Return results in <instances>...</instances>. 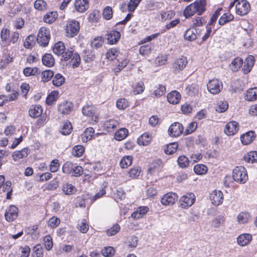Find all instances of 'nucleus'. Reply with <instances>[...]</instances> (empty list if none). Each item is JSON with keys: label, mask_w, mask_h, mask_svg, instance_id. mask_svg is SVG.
Wrapping results in <instances>:
<instances>
[{"label": "nucleus", "mask_w": 257, "mask_h": 257, "mask_svg": "<svg viewBox=\"0 0 257 257\" xmlns=\"http://www.w3.org/2000/svg\"><path fill=\"white\" fill-rule=\"evenodd\" d=\"M64 77L61 74L58 73L55 75L52 83L56 86H60L64 82Z\"/></svg>", "instance_id": "nucleus-55"}, {"label": "nucleus", "mask_w": 257, "mask_h": 257, "mask_svg": "<svg viewBox=\"0 0 257 257\" xmlns=\"http://www.w3.org/2000/svg\"><path fill=\"white\" fill-rule=\"evenodd\" d=\"M72 130V125L70 121H66L63 123V124L61 128L60 132L63 135H69Z\"/></svg>", "instance_id": "nucleus-40"}, {"label": "nucleus", "mask_w": 257, "mask_h": 257, "mask_svg": "<svg viewBox=\"0 0 257 257\" xmlns=\"http://www.w3.org/2000/svg\"><path fill=\"white\" fill-rule=\"evenodd\" d=\"M181 95L179 92L174 90L168 94L167 100L170 103L175 104L179 102Z\"/></svg>", "instance_id": "nucleus-24"}, {"label": "nucleus", "mask_w": 257, "mask_h": 257, "mask_svg": "<svg viewBox=\"0 0 257 257\" xmlns=\"http://www.w3.org/2000/svg\"><path fill=\"white\" fill-rule=\"evenodd\" d=\"M101 252L105 257H111L114 254L115 250L112 247L106 246L102 249Z\"/></svg>", "instance_id": "nucleus-57"}, {"label": "nucleus", "mask_w": 257, "mask_h": 257, "mask_svg": "<svg viewBox=\"0 0 257 257\" xmlns=\"http://www.w3.org/2000/svg\"><path fill=\"white\" fill-rule=\"evenodd\" d=\"M74 6L76 11L79 13H83L89 8V1L75 0Z\"/></svg>", "instance_id": "nucleus-16"}, {"label": "nucleus", "mask_w": 257, "mask_h": 257, "mask_svg": "<svg viewBox=\"0 0 257 257\" xmlns=\"http://www.w3.org/2000/svg\"><path fill=\"white\" fill-rule=\"evenodd\" d=\"M83 60L86 62H90L93 61L95 58L94 53L90 50L84 51Z\"/></svg>", "instance_id": "nucleus-58"}, {"label": "nucleus", "mask_w": 257, "mask_h": 257, "mask_svg": "<svg viewBox=\"0 0 257 257\" xmlns=\"http://www.w3.org/2000/svg\"><path fill=\"white\" fill-rule=\"evenodd\" d=\"M128 130L125 128L118 130L114 135V138L118 141L124 140L128 135Z\"/></svg>", "instance_id": "nucleus-36"}, {"label": "nucleus", "mask_w": 257, "mask_h": 257, "mask_svg": "<svg viewBox=\"0 0 257 257\" xmlns=\"http://www.w3.org/2000/svg\"><path fill=\"white\" fill-rule=\"evenodd\" d=\"M43 108L40 105H32L29 109V114L33 118L39 117L43 112Z\"/></svg>", "instance_id": "nucleus-20"}, {"label": "nucleus", "mask_w": 257, "mask_h": 257, "mask_svg": "<svg viewBox=\"0 0 257 257\" xmlns=\"http://www.w3.org/2000/svg\"><path fill=\"white\" fill-rule=\"evenodd\" d=\"M233 180L240 184L245 183L248 179L247 171L245 168L242 166L235 167L232 171Z\"/></svg>", "instance_id": "nucleus-3"}, {"label": "nucleus", "mask_w": 257, "mask_h": 257, "mask_svg": "<svg viewBox=\"0 0 257 257\" xmlns=\"http://www.w3.org/2000/svg\"><path fill=\"white\" fill-rule=\"evenodd\" d=\"M58 92L56 91H52L47 97L46 102L48 105H52L54 102L56 101L58 99Z\"/></svg>", "instance_id": "nucleus-51"}, {"label": "nucleus", "mask_w": 257, "mask_h": 257, "mask_svg": "<svg viewBox=\"0 0 257 257\" xmlns=\"http://www.w3.org/2000/svg\"><path fill=\"white\" fill-rule=\"evenodd\" d=\"M196 197L193 193H186L179 199L180 206L184 209L191 206L195 202Z\"/></svg>", "instance_id": "nucleus-5"}, {"label": "nucleus", "mask_w": 257, "mask_h": 257, "mask_svg": "<svg viewBox=\"0 0 257 257\" xmlns=\"http://www.w3.org/2000/svg\"><path fill=\"white\" fill-rule=\"evenodd\" d=\"M11 31L9 29L6 28H3L1 31V43L2 45L6 46L7 43L9 42V35H10Z\"/></svg>", "instance_id": "nucleus-32"}, {"label": "nucleus", "mask_w": 257, "mask_h": 257, "mask_svg": "<svg viewBox=\"0 0 257 257\" xmlns=\"http://www.w3.org/2000/svg\"><path fill=\"white\" fill-rule=\"evenodd\" d=\"M149 210V208L147 206H140L132 213L131 217L134 219H139L146 215Z\"/></svg>", "instance_id": "nucleus-21"}, {"label": "nucleus", "mask_w": 257, "mask_h": 257, "mask_svg": "<svg viewBox=\"0 0 257 257\" xmlns=\"http://www.w3.org/2000/svg\"><path fill=\"white\" fill-rule=\"evenodd\" d=\"M34 7L39 11L46 10L47 3L44 0H36L34 3Z\"/></svg>", "instance_id": "nucleus-63"}, {"label": "nucleus", "mask_w": 257, "mask_h": 257, "mask_svg": "<svg viewBox=\"0 0 257 257\" xmlns=\"http://www.w3.org/2000/svg\"><path fill=\"white\" fill-rule=\"evenodd\" d=\"M20 34L17 31L10 32L9 35V42L7 43V46H10L12 44H14L16 43L19 40Z\"/></svg>", "instance_id": "nucleus-44"}, {"label": "nucleus", "mask_w": 257, "mask_h": 257, "mask_svg": "<svg viewBox=\"0 0 257 257\" xmlns=\"http://www.w3.org/2000/svg\"><path fill=\"white\" fill-rule=\"evenodd\" d=\"M162 168L161 161L157 160L154 161L150 166L148 169V172L151 175L158 173Z\"/></svg>", "instance_id": "nucleus-28"}, {"label": "nucleus", "mask_w": 257, "mask_h": 257, "mask_svg": "<svg viewBox=\"0 0 257 257\" xmlns=\"http://www.w3.org/2000/svg\"><path fill=\"white\" fill-rule=\"evenodd\" d=\"M113 16L112 9L109 6L105 7L102 11L103 18L106 20H110Z\"/></svg>", "instance_id": "nucleus-52"}, {"label": "nucleus", "mask_w": 257, "mask_h": 257, "mask_svg": "<svg viewBox=\"0 0 257 257\" xmlns=\"http://www.w3.org/2000/svg\"><path fill=\"white\" fill-rule=\"evenodd\" d=\"M84 152V148L81 145L75 146L73 149V155L76 157L82 156Z\"/></svg>", "instance_id": "nucleus-59"}, {"label": "nucleus", "mask_w": 257, "mask_h": 257, "mask_svg": "<svg viewBox=\"0 0 257 257\" xmlns=\"http://www.w3.org/2000/svg\"><path fill=\"white\" fill-rule=\"evenodd\" d=\"M239 129L238 123L235 121H232L226 124L224 132L227 136H233L237 133Z\"/></svg>", "instance_id": "nucleus-12"}, {"label": "nucleus", "mask_w": 257, "mask_h": 257, "mask_svg": "<svg viewBox=\"0 0 257 257\" xmlns=\"http://www.w3.org/2000/svg\"><path fill=\"white\" fill-rule=\"evenodd\" d=\"M23 73L26 76H35L40 73V70L37 67H26Z\"/></svg>", "instance_id": "nucleus-41"}, {"label": "nucleus", "mask_w": 257, "mask_h": 257, "mask_svg": "<svg viewBox=\"0 0 257 257\" xmlns=\"http://www.w3.org/2000/svg\"><path fill=\"white\" fill-rule=\"evenodd\" d=\"M44 243L46 249L50 250L53 246L52 238L50 235H46L44 237Z\"/></svg>", "instance_id": "nucleus-62"}, {"label": "nucleus", "mask_w": 257, "mask_h": 257, "mask_svg": "<svg viewBox=\"0 0 257 257\" xmlns=\"http://www.w3.org/2000/svg\"><path fill=\"white\" fill-rule=\"evenodd\" d=\"M243 160L248 163L257 162V152L250 151L246 153L244 155Z\"/></svg>", "instance_id": "nucleus-33"}, {"label": "nucleus", "mask_w": 257, "mask_h": 257, "mask_svg": "<svg viewBox=\"0 0 257 257\" xmlns=\"http://www.w3.org/2000/svg\"><path fill=\"white\" fill-rule=\"evenodd\" d=\"M80 30V25L78 21L72 20L67 23L65 29L66 36L69 37H73L76 36Z\"/></svg>", "instance_id": "nucleus-6"}, {"label": "nucleus", "mask_w": 257, "mask_h": 257, "mask_svg": "<svg viewBox=\"0 0 257 257\" xmlns=\"http://www.w3.org/2000/svg\"><path fill=\"white\" fill-rule=\"evenodd\" d=\"M94 134V129L89 127L85 130L81 135V140L83 143H87L90 140Z\"/></svg>", "instance_id": "nucleus-29"}, {"label": "nucleus", "mask_w": 257, "mask_h": 257, "mask_svg": "<svg viewBox=\"0 0 257 257\" xmlns=\"http://www.w3.org/2000/svg\"><path fill=\"white\" fill-rule=\"evenodd\" d=\"M197 31L194 29L187 30L184 34V38L190 41H193L197 38Z\"/></svg>", "instance_id": "nucleus-43"}, {"label": "nucleus", "mask_w": 257, "mask_h": 257, "mask_svg": "<svg viewBox=\"0 0 257 257\" xmlns=\"http://www.w3.org/2000/svg\"><path fill=\"white\" fill-rule=\"evenodd\" d=\"M245 99L247 101H250L257 99V87H253L248 89L246 91Z\"/></svg>", "instance_id": "nucleus-34"}, {"label": "nucleus", "mask_w": 257, "mask_h": 257, "mask_svg": "<svg viewBox=\"0 0 257 257\" xmlns=\"http://www.w3.org/2000/svg\"><path fill=\"white\" fill-rule=\"evenodd\" d=\"M65 45L63 42L60 41L56 43L54 45L53 49V52L58 56L63 54L65 52Z\"/></svg>", "instance_id": "nucleus-37"}, {"label": "nucleus", "mask_w": 257, "mask_h": 257, "mask_svg": "<svg viewBox=\"0 0 257 257\" xmlns=\"http://www.w3.org/2000/svg\"><path fill=\"white\" fill-rule=\"evenodd\" d=\"M175 16V12L173 11H162L160 13L161 21L165 22L171 19Z\"/></svg>", "instance_id": "nucleus-45"}, {"label": "nucleus", "mask_w": 257, "mask_h": 257, "mask_svg": "<svg viewBox=\"0 0 257 257\" xmlns=\"http://www.w3.org/2000/svg\"><path fill=\"white\" fill-rule=\"evenodd\" d=\"M187 63V59L186 57L184 56H181L180 58L176 59L173 65L174 72L175 73H178L183 70L186 66Z\"/></svg>", "instance_id": "nucleus-15"}, {"label": "nucleus", "mask_w": 257, "mask_h": 257, "mask_svg": "<svg viewBox=\"0 0 257 257\" xmlns=\"http://www.w3.org/2000/svg\"><path fill=\"white\" fill-rule=\"evenodd\" d=\"M132 157L131 156H126L123 157L120 161V166L122 168H126L132 163Z\"/></svg>", "instance_id": "nucleus-48"}, {"label": "nucleus", "mask_w": 257, "mask_h": 257, "mask_svg": "<svg viewBox=\"0 0 257 257\" xmlns=\"http://www.w3.org/2000/svg\"><path fill=\"white\" fill-rule=\"evenodd\" d=\"M119 126V122L114 119L106 120L103 123V128L107 132H112Z\"/></svg>", "instance_id": "nucleus-19"}, {"label": "nucleus", "mask_w": 257, "mask_h": 257, "mask_svg": "<svg viewBox=\"0 0 257 257\" xmlns=\"http://www.w3.org/2000/svg\"><path fill=\"white\" fill-rule=\"evenodd\" d=\"M255 138V133L253 131H249L240 136V141L244 145L250 144Z\"/></svg>", "instance_id": "nucleus-18"}, {"label": "nucleus", "mask_w": 257, "mask_h": 257, "mask_svg": "<svg viewBox=\"0 0 257 257\" xmlns=\"http://www.w3.org/2000/svg\"><path fill=\"white\" fill-rule=\"evenodd\" d=\"M225 220V218L224 215H219L212 220L211 225L215 228H218L223 224Z\"/></svg>", "instance_id": "nucleus-38"}, {"label": "nucleus", "mask_w": 257, "mask_h": 257, "mask_svg": "<svg viewBox=\"0 0 257 257\" xmlns=\"http://www.w3.org/2000/svg\"><path fill=\"white\" fill-rule=\"evenodd\" d=\"M236 13L240 16H244L248 14L250 9V4L246 0L238 1L236 4Z\"/></svg>", "instance_id": "nucleus-9"}, {"label": "nucleus", "mask_w": 257, "mask_h": 257, "mask_svg": "<svg viewBox=\"0 0 257 257\" xmlns=\"http://www.w3.org/2000/svg\"><path fill=\"white\" fill-rule=\"evenodd\" d=\"M210 199L214 205L218 206L223 202V193L219 190H214L210 194Z\"/></svg>", "instance_id": "nucleus-13"}, {"label": "nucleus", "mask_w": 257, "mask_h": 257, "mask_svg": "<svg viewBox=\"0 0 257 257\" xmlns=\"http://www.w3.org/2000/svg\"><path fill=\"white\" fill-rule=\"evenodd\" d=\"M19 212L18 208L15 205H10L6 210L5 217L8 222L15 220L18 217Z\"/></svg>", "instance_id": "nucleus-10"}, {"label": "nucleus", "mask_w": 257, "mask_h": 257, "mask_svg": "<svg viewBox=\"0 0 257 257\" xmlns=\"http://www.w3.org/2000/svg\"><path fill=\"white\" fill-rule=\"evenodd\" d=\"M207 167L203 164H197L194 167V172L196 174L200 175L205 174L207 172Z\"/></svg>", "instance_id": "nucleus-46"}, {"label": "nucleus", "mask_w": 257, "mask_h": 257, "mask_svg": "<svg viewBox=\"0 0 257 257\" xmlns=\"http://www.w3.org/2000/svg\"><path fill=\"white\" fill-rule=\"evenodd\" d=\"M145 89V85L143 81L138 82L133 86V92L135 94L143 93Z\"/></svg>", "instance_id": "nucleus-54"}, {"label": "nucleus", "mask_w": 257, "mask_h": 257, "mask_svg": "<svg viewBox=\"0 0 257 257\" xmlns=\"http://www.w3.org/2000/svg\"><path fill=\"white\" fill-rule=\"evenodd\" d=\"M206 0H196L186 7L183 12V15L188 18L195 14L201 15L205 11Z\"/></svg>", "instance_id": "nucleus-1"}, {"label": "nucleus", "mask_w": 257, "mask_h": 257, "mask_svg": "<svg viewBox=\"0 0 257 257\" xmlns=\"http://www.w3.org/2000/svg\"><path fill=\"white\" fill-rule=\"evenodd\" d=\"M29 150L27 148H24L21 151H16L12 154V157L15 161H17L21 159L26 158L29 154Z\"/></svg>", "instance_id": "nucleus-26"}, {"label": "nucleus", "mask_w": 257, "mask_h": 257, "mask_svg": "<svg viewBox=\"0 0 257 257\" xmlns=\"http://www.w3.org/2000/svg\"><path fill=\"white\" fill-rule=\"evenodd\" d=\"M228 108V104L226 101L220 100L216 103L215 110L219 113L225 112Z\"/></svg>", "instance_id": "nucleus-39"}, {"label": "nucleus", "mask_w": 257, "mask_h": 257, "mask_svg": "<svg viewBox=\"0 0 257 257\" xmlns=\"http://www.w3.org/2000/svg\"><path fill=\"white\" fill-rule=\"evenodd\" d=\"M252 239V235L248 233L240 234L237 238V242L238 245L244 246L247 245Z\"/></svg>", "instance_id": "nucleus-23"}, {"label": "nucleus", "mask_w": 257, "mask_h": 257, "mask_svg": "<svg viewBox=\"0 0 257 257\" xmlns=\"http://www.w3.org/2000/svg\"><path fill=\"white\" fill-rule=\"evenodd\" d=\"M250 217L249 213L247 212H240L237 217V221L239 224H245L247 223Z\"/></svg>", "instance_id": "nucleus-42"}, {"label": "nucleus", "mask_w": 257, "mask_h": 257, "mask_svg": "<svg viewBox=\"0 0 257 257\" xmlns=\"http://www.w3.org/2000/svg\"><path fill=\"white\" fill-rule=\"evenodd\" d=\"M99 19V13L97 11H93L88 16V21L91 23H97Z\"/></svg>", "instance_id": "nucleus-60"}, {"label": "nucleus", "mask_w": 257, "mask_h": 257, "mask_svg": "<svg viewBox=\"0 0 257 257\" xmlns=\"http://www.w3.org/2000/svg\"><path fill=\"white\" fill-rule=\"evenodd\" d=\"M183 131L182 124L179 122H176L172 123L168 129L169 135L173 137H177L180 136Z\"/></svg>", "instance_id": "nucleus-11"}, {"label": "nucleus", "mask_w": 257, "mask_h": 257, "mask_svg": "<svg viewBox=\"0 0 257 257\" xmlns=\"http://www.w3.org/2000/svg\"><path fill=\"white\" fill-rule=\"evenodd\" d=\"M51 38L50 29L41 27L38 32L37 41L40 46L45 47L48 46Z\"/></svg>", "instance_id": "nucleus-4"}, {"label": "nucleus", "mask_w": 257, "mask_h": 257, "mask_svg": "<svg viewBox=\"0 0 257 257\" xmlns=\"http://www.w3.org/2000/svg\"><path fill=\"white\" fill-rule=\"evenodd\" d=\"M243 64V60L240 57H236L229 65L230 69L234 71H237L241 67Z\"/></svg>", "instance_id": "nucleus-31"}, {"label": "nucleus", "mask_w": 257, "mask_h": 257, "mask_svg": "<svg viewBox=\"0 0 257 257\" xmlns=\"http://www.w3.org/2000/svg\"><path fill=\"white\" fill-rule=\"evenodd\" d=\"M62 170L64 174L76 177H80L83 172V169L81 166L69 161L63 165Z\"/></svg>", "instance_id": "nucleus-2"}, {"label": "nucleus", "mask_w": 257, "mask_h": 257, "mask_svg": "<svg viewBox=\"0 0 257 257\" xmlns=\"http://www.w3.org/2000/svg\"><path fill=\"white\" fill-rule=\"evenodd\" d=\"M82 112L84 116L90 117L93 123L98 121V116L96 114V109L92 105L84 106L82 108Z\"/></svg>", "instance_id": "nucleus-7"}, {"label": "nucleus", "mask_w": 257, "mask_h": 257, "mask_svg": "<svg viewBox=\"0 0 257 257\" xmlns=\"http://www.w3.org/2000/svg\"><path fill=\"white\" fill-rule=\"evenodd\" d=\"M118 54L119 52L116 49H111L107 52L105 56L108 60L112 61L116 59L118 56Z\"/></svg>", "instance_id": "nucleus-56"}, {"label": "nucleus", "mask_w": 257, "mask_h": 257, "mask_svg": "<svg viewBox=\"0 0 257 257\" xmlns=\"http://www.w3.org/2000/svg\"><path fill=\"white\" fill-rule=\"evenodd\" d=\"M208 90L213 94L219 93L223 88V85L221 81L217 79L210 80L207 84Z\"/></svg>", "instance_id": "nucleus-8"}, {"label": "nucleus", "mask_w": 257, "mask_h": 257, "mask_svg": "<svg viewBox=\"0 0 257 257\" xmlns=\"http://www.w3.org/2000/svg\"><path fill=\"white\" fill-rule=\"evenodd\" d=\"M54 75L53 71L50 70H47L43 71L41 74V80L43 82L49 81Z\"/></svg>", "instance_id": "nucleus-50"}, {"label": "nucleus", "mask_w": 257, "mask_h": 257, "mask_svg": "<svg viewBox=\"0 0 257 257\" xmlns=\"http://www.w3.org/2000/svg\"><path fill=\"white\" fill-rule=\"evenodd\" d=\"M178 147L177 143H171L168 145L164 150V152L168 155H171L175 153Z\"/></svg>", "instance_id": "nucleus-49"}, {"label": "nucleus", "mask_w": 257, "mask_h": 257, "mask_svg": "<svg viewBox=\"0 0 257 257\" xmlns=\"http://www.w3.org/2000/svg\"><path fill=\"white\" fill-rule=\"evenodd\" d=\"M43 64L49 67H52L55 63L53 56L51 54H45L42 58Z\"/></svg>", "instance_id": "nucleus-35"}, {"label": "nucleus", "mask_w": 257, "mask_h": 257, "mask_svg": "<svg viewBox=\"0 0 257 257\" xmlns=\"http://www.w3.org/2000/svg\"><path fill=\"white\" fill-rule=\"evenodd\" d=\"M233 19L234 16L232 15L229 13H226L220 17L218 21V23L220 25H223L230 21H232Z\"/></svg>", "instance_id": "nucleus-47"}, {"label": "nucleus", "mask_w": 257, "mask_h": 257, "mask_svg": "<svg viewBox=\"0 0 257 257\" xmlns=\"http://www.w3.org/2000/svg\"><path fill=\"white\" fill-rule=\"evenodd\" d=\"M43 255V249L42 246L38 244L33 248V255L34 257H42Z\"/></svg>", "instance_id": "nucleus-61"}, {"label": "nucleus", "mask_w": 257, "mask_h": 257, "mask_svg": "<svg viewBox=\"0 0 257 257\" xmlns=\"http://www.w3.org/2000/svg\"><path fill=\"white\" fill-rule=\"evenodd\" d=\"M177 198L178 196L176 193L169 192L163 196L161 202L164 205H171L175 203Z\"/></svg>", "instance_id": "nucleus-14"}, {"label": "nucleus", "mask_w": 257, "mask_h": 257, "mask_svg": "<svg viewBox=\"0 0 257 257\" xmlns=\"http://www.w3.org/2000/svg\"><path fill=\"white\" fill-rule=\"evenodd\" d=\"M73 108V104L69 101H64L59 105L58 111L63 114H68Z\"/></svg>", "instance_id": "nucleus-17"}, {"label": "nucleus", "mask_w": 257, "mask_h": 257, "mask_svg": "<svg viewBox=\"0 0 257 257\" xmlns=\"http://www.w3.org/2000/svg\"><path fill=\"white\" fill-rule=\"evenodd\" d=\"M120 34L118 31L112 30L107 34V41L109 44H114L120 39Z\"/></svg>", "instance_id": "nucleus-27"}, {"label": "nucleus", "mask_w": 257, "mask_h": 257, "mask_svg": "<svg viewBox=\"0 0 257 257\" xmlns=\"http://www.w3.org/2000/svg\"><path fill=\"white\" fill-rule=\"evenodd\" d=\"M254 63V58L252 55L248 56L245 59L244 65L242 69L244 74L248 73L251 70Z\"/></svg>", "instance_id": "nucleus-22"}, {"label": "nucleus", "mask_w": 257, "mask_h": 257, "mask_svg": "<svg viewBox=\"0 0 257 257\" xmlns=\"http://www.w3.org/2000/svg\"><path fill=\"white\" fill-rule=\"evenodd\" d=\"M62 191L66 195H71L77 191L76 187L71 184L66 183L62 186Z\"/></svg>", "instance_id": "nucleus-30"}, {"label": "nucleus", "mask_w": 257, "mask_h": 257, "mask_svg": "<svg viewBox=\"0 0 257 257\" xmlns=\"http://www.w3.org/2000/svg\"><path fill=\"white\" fill-rule=\"evenodd\" d=\"M152 136L149 133H145L138 139L137 142L139 145L147 146L151 142Z\"/></svg>", "instance_id": "nucleus-25"}, {"label": "nucleus", "mask_w": 257, "mask_h": 257, "mask_svg": "<svg viewBox=\"0 0 257 257\" xmlns=\"http://www.w3.org/2000/svg\"><path fill=\"white\" fill-rule=\"evenodd\" d=\"M141 169L139 167H136L132 168L128 172L129 176L132 179H135L140 176Z\"/></svg>", "instance_id": "nucleus-64"}, {"label": "nucleus", "mask_w": 257, "mask_h": 257, "mask_svg": "<svg viewBox=\"0 0 257 257\" xmlns=\"http://www.w3.org/2000/svg\"><path fill=\"white\" fill-rule=\"evenodd\" d=\"M178 164L180 167L185 168L189 166V160L187 157L185 156H181L178 158Z\"/></svg>", "instance_id": "nucleus-53"}]
</instances>
